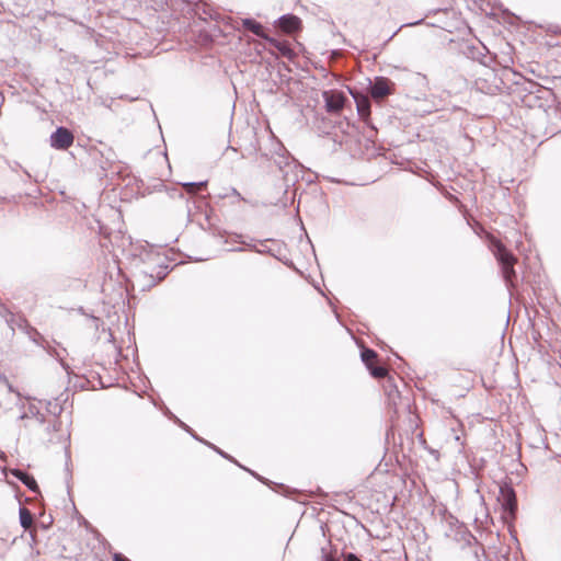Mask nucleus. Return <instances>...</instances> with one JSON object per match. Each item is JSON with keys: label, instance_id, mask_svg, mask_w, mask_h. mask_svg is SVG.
Listing matches in <instances>:
<instances>
[{"label": "nucleus", "instance_id": "9", "mask_svg": "<svg viewBox=\"0 0 561 561\" xmlns=\"http://www.w3.org/2000/svg\"><path fill=\"white\" fill-rule=\"evenodd\" d=\"M242 25L247 30H249L252 33H254L255 35H257V36H260V37H262V38H264L266 41L270 39L267 34L264 32L263 26L259 22H256V21H254L252 19H244V20H242Z\"/></svg>", "mask_w": 561, "mask_h": 561}, {"label": "nucleus", "instance_id": "1", "mask_svg": "<svg viewBox=\"0 0 561 561\" xmlns=\"http://www.w3.org/2000/svg\"><path fill=\"white\" fill-rule=\"evenodd\" d=\"M495 256L502 265L503 276L510 284L513 283L515 277L514 265L517 259L510 252L501 242L495 243Z\"/></svg>", "mask_w": 561, "mask_h": 561}, {"label": "nucleus", "instance_id": "11", "mask_svg": "<svg viewBox=\"0 0 561 561\" xmlns=\"http://www.w3.org/2000/svg\"><path fill=\"white\" fill-rule=\"evenodd\" d=\"M20 523L24 529H28L33 525V516L28 508H20Z\"/></svg>", "mask_w": 561, "mask_h": 561}, {"label": "nucleus", "instance_id": "4", "mask_svg": "<svg viewBox=\"0 0 561 561\" xmlns=\"http://www.w3.org/2000/svg\"><path fill=\"white\" fill-rule=\"evenodd\" d=\"M499 502L501 503L504 511L510 514L511 518H515L517 511V500L513 488L507 484L501 486Z\"/></svg>", "mask_w": 561, "mask_h": 561}, {"label": "nucleus", "instance_id": "15", "mask_svg": "<svg viewBox=\"0 0 561 561\" xmlns=\"http://www.w3.org/2000/svg\"><path fill=\"white\" fill-rule=\"evenodd\" d=\"M113 561H130L126 556L119 552L113 554Z\"/></svg>", "mask_w": 561, "mask_h": 561}, {"label": "nucleus", "instance_id": "12", "mask_svg": "<svg viewBox=\"0 0 561 561\" xmlns=\"http://www.w3.org/2000/svg\"><path fill=\"white\" fill-rule=\"evenodd\" d=\"M268 42H271V44H273L275 46V48H277V50L283 55V56H286L288 58H291L293 56V50L290 49V47L286 44V43H282V42H277L275 39H272L270 38Z\"/></svg>", "mask_w": 561, "mask_h": 561}, {"label": "nucleus", "instance_id": "5", "mask_svg": "<svg viewBox=\"0 0 561 561\" xmlns=\"http://www.w3.org/2000/svg\"><path fill=\"white\" fill-rule=\"evenodd\" d=\"M393 93V83L383 77L376 79L371 85L370 94L376 102H381L385 98Z\"/></svg>", "mask_w": 561, "mask_h": 561}, {"label": "nucleus", "instance_id": "14", "mask_svg": "<svg viewBox=\"0 0 561 561\" xmlns=\"http://www.w3.org/2000/svg\"><path fill=\"white\" fill-rule=\"evenodd\" d=\"M321 552H322V561H340L332 550L322 548Z\"/></svg>", "mask_w": 561, "mask_h": 561}, {"label": "nucleus", "instance_id": "6", "mask_svg": "<svg viewBox=\"0 0 561 561\" xmlns=\"http://www.w3.org/2000/svg\"><path fill=\"white\" fill-rule=\"evenodd\" d=\"M325 107L328 112L337 113L343 110L346 98L343 92L330 90L323 92Z\"/></svg>", "mask_w": 561, "mask_h": 561}, {"label": "nucleus", "instance_id": "8", "mask_svg": "<svg viewBox=\"0 0 561 561\" xmlns=\"http://www.w3.org/2000/svg\"><path fill=\"white\" fill-rule=\"evenodd\" d=\"M355 102H356V108L358 112L359 117L367 122L370 117V101L368 96L363 94H353Z\"/></svg>", "mask_w": 561, "mask_h": 561}, {"label": "nucleus", "instance_id": "2", "mask_svg": "<svg viewBox=\"0 0 561 561\" xmlns=\"http://www.w3.org/2000/svg\"><path fill=\"white\" fill-rule=\"evenodd\" d=\"M362 360L368 368L370 375L374 378L380 379L388 375V369L383 366L378 365V354L370 348H364L362 351Z\"/></svg>", "mask_w": 561, "mask_h": 561}, {"label": "nucleus", "instance_id": "13", "mask_svg": "<svg viewBox=\"0 0 561 561\" xmlns=\"http://www.w3.org/2000/svg\"><path fill=\"white\" fill-rule=\"evenodd\" d=\"M183 188L187 194H196L206 188V182L184 183Z\"/></svg>", "mask_w": 561, "mask_h": 561}, {"label": "nucleus", "instance_id": "16", "mask_svg": "<svg viewBox=\"0 0 561 561\" xmlns=\"http://www.w3.org/2000/svg\"><path fill=\"white\" fill-rule=\"evenodd\" d=\"M344 561H362L354 553H346L344 554Z\"/></svg>", "mask_w": 561, "mask_h": 561}, {"label": "nucleus", "instance_id": "10", "mask_svg": "<svg viewBox=\"0 0 561 561\" xmlns=\"http://www.w3.org/2000/svg\"><path fill=\"white\" fill-rule=\"evenodd\" d=\"M14 476L18 479H20L28 489H31L33 491H35L37 489V483H36L35 479L32 476H30V474H27L25 472H22L20 470H16L14 472Z\"/></svg>", "mask_w": 561, "mask_h": 561}, {"label": "nucleus", "instance_id": "7", "mask_svg": "<svg viewBox=\"0 0 561 561\" xmlns=\"http://www.w3.org/2000/svg\"><path fill=\"white\" fill-rule=\"evenodd\" d=\"M277 24L285 33H293L300 28L301 21L296 15L287 14L279 18Z\"/></svg>", "mask_w": 561, "mask_h": 561}, {"label": "nucleus", "instance_id": "3", "mask_svg": "<svg viewBox=\"0 0 561 561\" xmlns=\"http://www.w3.org/2000/svg\"><path fill=\"white\" fill-rule=\"evenodd\" d=\"M50 146L57 150H68L75 141V135L66 127H58L50 135Z\"/></svg>", "mask_w": 561, "mask_h": 561}]
</instances>
